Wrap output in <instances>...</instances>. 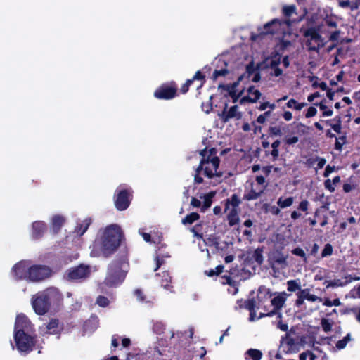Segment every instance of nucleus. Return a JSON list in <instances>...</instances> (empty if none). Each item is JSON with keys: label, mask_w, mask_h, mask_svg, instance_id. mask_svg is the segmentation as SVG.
I'll return each mask as SVG.
<instances>
[{"label": "nucleus", "mask_w": 360, "mask_h": 360, "mask_svg": "<svg viewBox=\"0 0 360 360\" xmlns=\"http://www.w3.org/2000/svg\"><path fill=\"white\" fill-rule=\"evenodd\" d=\"M321 325L323 328V330L325 332H328L331 330L332 328V323L329 321V319H322L321 321Z\"/></svg>", "instance_id": "nucleus-48"}, {"label": "nucleus", "mask_w": 360, "mask_h": 360, "mask_svg": "<svg viewBox=\"0 0 360 360\" xmlns=\"http://www.w3.org/2000/svg\"><path fill=\"white\" fill-rule=\"evenodd\" d=\"M212 98L213 96H210L207 102H202L201 104L202 110L207 114H209L212 110Z\"/></svg>", "instance_id": "nucleus-40"}, {"label": "nucleus", "mask_w": 360, "mask_h": 360, "mask_svg": "<svg viewBox=\"0 0 360 360\" xmlns=\"http://www.w3.org/2000/svg\"><path fill=\"white\" fill-rule=\"evenodd\" d=\"M27 323V318L25 316L18 315L15 323L14 340L16 347L21 352L29 353L33 350L36 340L34 337L26 333L23 327Z\"/></svg>", "instance_id": "nucleus-4"}, {"label": "nucleus", "mask_w": 360, "mask_h": 360, "mask_svg": "<svg viewBox=\"0 0 360 360\" xmlns=\"http://www.w3.org/2000/svg\"><path fill=\"white\" fill-rule=\"evenodd\" d=\"M309 205V201L307 200H304L300 202L299 206H298V210L307 213V210H308Z\"/></svg>", "instance_id": "nucleus-56"}, {"label": "nucleus", "mask_w": 360, "mask_h": 360, "mask_svg": "<svg viewBox=\"0 0 360 360\" xmlns=\"http://www.w3.org/2000/svg\"><path fill=\"white\" fill-rule=\"evenodd\" d=\"M195 82H199V84L197 85V89H200L205 84V76L201 72L200 70L197 71L191 79H188L186 81V82L181 86L180 89L181 93L183 94L187 93L189 90L190 86Z\"/></svg>", "instance_id": "nucleus-12"}, {"label": "nucleus", "mask_w": 360, "mask_h": 360, "mask_svg": "<svg viewBox=\"0 0 360 360\" xmlns=\"http://www.w3.org/2000/svg\"><path fill=\"white\" fill-rule=\"evenodd\" d=\"M237 303L239 305L240 308H245L249 311H253L257 308V301L255 298L248 299L245 301H243V300H238Z\"/></svg>", "instance_id": "nucleus-25"}, {"label": "nucleus", "mask_w": 360, "mask_h": 360, "mask_svg": "<svg viewBox=\"0 0 360 360\" xmlns=\"http://www.w3.org/2000/svg\"><path fill=\"white\" fill-rule=\"evenodd\" d=\"M51 306L50 296L48 292L37 295L32 300V307L38 315L45 314Z\"/></svg>", "instance_id": "nucleus-10"}, {"label": "nucleus", "mask_w": 360, "mask_h": 360, "mask_svg": "<svg viewBox=\"0 0 360 360\" xmlns=\"http://www.w3.org/2000/svg\"><path fill=\"white\" fill-rule=\"evenodd\" d=\"M202 229V224H195L193 228L191 229V231L193 233L194 236L196 237H202V234L199 233V232Z\"/></svg>", "instance_id": "nucleus-55"}, {"label": "nucleus", "mask_w": 360, "mask_h": 360, "mask_svg": "<svg viewBox=\"0 0 360 360\" xmlns=\"http://www.w3.org/2000/svg\"><path fill=\"white\" fill-rule=\"evenodd\" d=\"M277 328L283 332H286L288 330V326L287 323H284L281 321V319H279L277 323Z\"/></svg>", "instance_id": "nucleus-64"}, {"label": "nucleus", "mask_w": 360, "mask_h": 360, "mask_svg": "<svg viewBox=\"0 0 360 360\" xmlns=\"http://www.w3.org/2000/svg\"><path fill=\"white\" fill-rule=\"evenodd\" d=\"M228 285L231 288H233V291H231V289H228V292L233 295L237 294L238 292V283L231 279V282L228 283Z\"/></svg>", "instance_id": "nucleus-51"}, {"label": "nucleus", "mask_w": 360, "mask_h": 360, "mask_svg": "<svg viewBox=\"0 0 360 360\" xmlns=\"http://www.w3.org/2000/svg\"><path fill=\"white\" fill-rule=\"evenodd\" d=\"M153 329L154 332L156 333L157 334H162L164 332L165 326L161 322H156L155 323H154Z\"/></svg>", "instance_id": "nucleus-52"}, {"label": "nucleus", "mask_w": 360, "mask_h": 360, "mask_svg": "<svg viewBox=\"0 0 360 360\" xmlns=\"http://www.w3.org/2000/svg\"><path fill=\"white\" fill-rule=\"evenodd\" d=\"M52 269L42 264H34L30 266L29 281L32 282H40L52 276Z\"/></svg>", "instance_id": "nucleus-8"}, {"label": "nucleus", "mask_w": 360, "mask_h": 360, "mask_svg": "<svg viewBox=\"0 0 360 360\" xmlns=\"http://www.w3.org/2000/svg\"><path fill=\"white\" fill-rule=\"evenodd\" d=\"M298 292L304 298V300L315 302L318 299L316 295L310 293V291L308 288L300 290Z\"/></svg>", "instance_id": "nucleus-38"}, {"label": "nucleus", "mask_w": 360, "mask_h": 360, "mask_svg": "<svg viewBox=\"0 0 360 360\" xmlns=\"http://www.w3.org/2000/svg\"><path fill=\"white\" fill-rule=\"evenodd\" d=\"M46 328L47 329V333L51 335H60L63 330V327L59 326L58 319H51L46 324Z\"/></svg>", "instance_id": "nucleus-20"}, {"label": "nucleus", "mask_w": 360, "mask_h": 360, "mask_svg": "<svg viewBox=\"0 0 360 360\" xmlns=\"http://www.w3.org/2000/svg\"><path fill=\"white\" fill-rule=\"evenodd\" d=\"M360 280V276L352 274H344L339 278V286H345L352 281Z\"/></svg>", "instance_id": "nucleus-27"}, {"label": "nucleus", "mask_w": 360, "mask_h": 360, "mask_svg": "<svg viewBox=\"0 0 360 360\" xmlns=\"http://www.w3.org/2000/svg\"><path fill=\"white\" fill-rule=\"evenodd\" d=\"M91 268L89 265L80 264L68 269L65 274V278L71 282L82 283L89 278Z\"/></svg>", "instance_id": "nucleus-5"}, {"label": "nucleus", "mask_w": 360, "mask_h": 360, "mask_svg": "<svg viewBox=\"0 0 360 360\" xmlns=\"http://www.w3.org/2000/svg\"><path fill=\"white\" fill-rule=\"evenodd\" d=\"M155 261L156 267L154 269L155 271H158L161 267V266L165 264V259L160 256L158 253H157V255L155 257Z\"/></svg>", "instance_id": "nucleus-54"}, {"label": "nucleus", "mask_w": 360, "mask_h": 360, "mask_svg": "<svg viewBox=\"0 0 360 360\" xmlns=\"http://www.w3.org/2000/svg\"><path fill=\"white\" fill-rule=\"evenodd\" d=\"M264 207L266 212H270L274 215H278L281 212L280 207L276 205H269V204H264Z\"/></svg>", "instance_id": "nucleus-41"}, {"label": "nucleus", "mask_w": 360, "mask_h": 360, "mask_svg": "<svg viewBox=\"0 0 360 360\" xmlns=\"http://www.w3.org/2000/svg\"><path fill=\"white\" fill-rule=\"evenodd\" d=\"M224 64H225V68H221L220 70H214V72L211 76V79L213 81H216L219 77H226L229 73V71L227 69V63H225Z\"/></svg>", "instance_id": "nucleus-34"}, {"label": "nucleus", "mask_w": 360, "mask_h": 360, "mask_svg": "<svg viewBox=\"0 0 360 360\" xmlns=\"http://www.w3.org/2000/svg\"><path fill=\"white\" fill-rule=\"evenodd\" d=\"M342 314H352L356 320L360 322V308H352L349 309H345L342 311Z\"/></svg>", "instance_id": "nucleus-46"}, {"label": "nucleus", "mask_w": 360, "mask_h": 360, "mask_svg": "<svg viewBox=\"0 0 360 360\" xmlns=\"http://www.w3.org/2000/svg\"><path fill=\"white\" fill-rule=\"evenodd\" d=\"M307 105V103H298L295 99L290 98L286 103L288 108H293L296 110H301Z\"/></svg>", "instance_id": "nucleus-36"}, {"label": "nucleus", "mask_w": 360, "mask_h": 360, "mask_svg": "<svg viewBox=\"0 0 360 360\" xmlns=\"http://www.w3.org/2000/svg\"><path fill=\"white\" fill-rule=\"evenodd\" d=\"M124 236L121 227L117 224L108 226L101 237V251L104 257L111 256L121 245Z\"/></svg>", "instance_id": "nucleus-2"}, {"label": "nucleus", "mask_w": 360, "mask_h": 360, "mask_svg": "<svg viewBox=\"0 0 360 360\" xmlns=\"http://www.w3.org/2000/svg\"><path fill=\"white\" fill-rule=\"evenodd\" d=\"M215 195V193L213 191L209 192L203 196V204L201 207V212H205L210 208L212 203V198Z\"/></svg>", "instance_id": "nucleus-32"}, {"label": "nucleus", "mask_w": 360, "mask_h": 360, "mask_svg": "<svg viewBox=\"0 0 360 360\" xmlns=\"http://www.w3.org/2000/svg\"><path fill=\"white\" fill-rule=\"evenodd\" d=\"M227 107L228 105L226 104L222 112L219 114L220 119L223 122L226 123L232 118H236L237 120L241 118V113L238 112V105L231 106L229 110H227Z\"/></svg>", "instance_id": "nucleus-15"}, {"label": "nucleus", "mask_w": 360, "mask_h": 360, "mask_svg": "<svg viewBox=\"0 0 360 360\" xmlns=\"http://www.w3.org/2000/svg\"><path fill=\"white\" fill-rule=\"evenodd\" d=\"M96 303L101 307H106L109 305L110 301L108 297L99 295L96 298Z\"/></svg>", "instance_id": "nucleus-45"}, {"label": "nucleus", "mask_w": 360, "mask_h": 360, "mask_svg": "<svg viewBox=\"0 0 360 360\" xmlns=\"http://www.w3.org/2000/svg\"><path fill=\"white\" fill-rule=\"evenodd\" d=\"M333 253V247L330 244L327 243L321 252V257H325L330 255Z\"/></svg>", "instance_id": "nucleus-53"}, {"label": "nucleus", "mask_w": 360, "mask_h": 360, "mask_svg": "<svg viewBox=\"0 0 360 360\" xmlns=\"http://www.w3.org/2000/svg\"><path fill=\"white\" fill-rule=\"evenodd\" d=\"M281 343L282 345H285L289 352L295 351L298 348V342L288 334H285V336L282 338Z\"/></svg>", "instance_id": "nucleus-21"}, {"label": "nucleus", "mask_w": 360, "mask_h": 360, "mask_svg": "<svg viewBox=\"0 0 360 360\" xmlns=\"http://www.w3.org/2000/svg\"><path fill=\"white\" fill-rule=\"evenodd\" d=\"M292 21L287 19L285 20H281L277 18L273 19L271 21L266 23L264 26V34H274L278 30V27H280L283 24H285L288 26H290L292 25Z\"/></svg>", "instance_id": "nucleus-16"}, {"label": "nucleus", "mask_w": 360, "mask_h": 360, "mask_svg": "<svg viewBox=\"0 0 360 360\" xmlns=\"http://www.w3.org/2000/svg\"><path fill=\"white\" fill-rule=\"evenodd\" d=\"M131 188H117L114 195V202L117 210L124 211L129 207L133 198Z\"/></svg>", "instance_id": "nucleus-6"}, {"label": "nucleus", "mask_w": 360, "mask_h": 360, "mask_svg": "<svg viewBox=\"0 0 360 360\" xmlns=\"http://www.w3.org/2000/svg\"><path fill=\"white\" fill-rule=\"evenodd\" d=\"M200 155L202 156L200 164L198 167V172H201L202 169L205 165L211 164L214 169H218L220 164V160L219 157L214 156L212 158L207 157V148H204L200 151Z\"/></svg>", "instance_id": "nucleus-13"}, {"label": "nucleus", "mask_w": 360, "mask_h": 360, "mask_svg": "<svg viewBox=\"0 0 360 360\" xmlns=\"http://www.w3.org/2000/svg\"><path fill=\"white\" fill-rule=\"evenodd\" d=\"M264 191V189H260L259 191H257L252 188L248 193H245L243 199L247 201L257 200L262 195Z\"/></svg>", "instance_id": "nucleus-26"}, {"label": "nucleus", "mask_w": 360, "mask_h": 360, "mask_svg": "<svg viewBox=\"0 0 360 360\" xmlns=\"http://www.w3.org/2000/svg\"><path fill=\"white\" fill-rule=\"evenodd\" d=\"M248 95L242 97L240 100V104H245L247 103H256L261 97L262 94L258 90L256 89L254 86H250L248 88Z\"/></svg>", "instance_id": "nucleus-18"}, {"label": "nucleus", "mask_w": 360, "mask_h": 360, "mask_svg": "<svg viewBox=\"0 0 360 360\" xmlns=\"http://www.w3.org/2000/svg\"><path fill=\"white\" fill-rule=\"evenodd\" d=\"M177 85L175 82H166L159 86L153 93L155 98L160 100H171L177 96Z\"/></svg>", "instance_id": "nucleus-7"}, {"label": "nucleus", "mask_w": 360, "mask_h": 360, "mask_svg": "<svg viewBox=\"0 0 360 360\" xmlns=\"http://www.w3.org/2000/svg\"><path fill=\"white\" fill-rule=\"evenodd\" d=\"M304 37L307 38L306 46L310 51H317L323 46V42L319 30L315 27H310L303 32Z\"/></svg>", "instance_id": "nucleus-9"}, {"label": "nucleus", "mask_w": 360, "mask_h": 360, "mask_svg": "<svg viewBox=\"0 0 360 360\" xmlns=\"http://www.w3.org/2000/svg\"><path fill=\"white\" fill-rule=\"evenodd\" d=\"M274 295H276L274 298L271 300V304L273 306V309L268 311L269 316L276 315L277 319H282L283 314L281 311V309L285 304L287 299V293L285 292L277 293H272L269 289L264 286H260L258 289V293L257 295V301L258 302V307L262 308L263 302L266 300L271 298Z\"/></svg>", "instance_id": "nucleus-3"}, {"label": "nucleus", "mask_w": 360, "mask_h": 360, "mask_svg": "<svg viewBox=\"0 0 360 360\" xmlns=\"http://www.w3.org/2000/svg\"><path fill=\"white\" fill-rule=\"evenodd\" d=\"M129 269L128 250L124 248L120 255L108 267L104 281L99 285L101 292H105L107 287L116 288L124 281Z\"/></svg>", "instance_id": "nucleus-1"}, {"label": "nucleus", "mask_w": 360, "mask_h": 360, "mask_svg": "<svg viewBox=\"0 0 360 360\" xmlns=\"http://www.w3.org/2000/svg\"><path fill=\"white\" fill-rule=\"evenodd\" d=\"M243 93V91H241L240 92H232L231 94H229V95L230 96V97L232 98V101L233 103H236L239 98L242 96Z\"/></svg>", "instance_id": "nucleus-61"}, {"label": "nucleus", "mask_w": 360, "mask_h": 360, "mask_svg": "<svg viewBox=\"0 0 360 360\" xmlns=\"http://www.w3.org/2000/svg\"><path fill=\"white\" fill-rule=\"evenodd\" d=\"M200 214L197 212H191L188 214H187L184 218H183L181 219V223L184 224V225H187V224H193L195 221L198 220L200 219Z\"/></svg>", "instance_id": "nucleus-33"}, {"label": "nucleus", "mask_w": 360, "mask_h": 360, "mask_svg": "<svg viewBox=\"0 0 360 360\" xmlns=\"http://www.w3.org/2000/svg\"><path fill=\"white\" fill-rule=\"evenodd\" d=\"M243 77V75L240 76L238 78V80L233 82L232 84H220L218 86V89L226 91L229 94H231L232 92H236V91H237L236 88L238 86L240 82L242 81Z\"/></svg>", "instance_id": "nucleus-24"}, {"label": "nucleus", "mask_w": 360, "mask_h": 360, "mask_svg": "<svg viewBox=\"0 0 360 360\" xmlns=\"http://www.w3.org/2000/svg\"><path fill=\"white\" fill-rule=\"evenodd\" d=\"M299 141V139L297 136H292V137H285L284 139V142L287 145H294L296 143H297Z\"/></svg>", "instance_id": "nucleus-57"}, {"label": "nucleus", "mask_w": 360, "mask_h": 360, "mask_svg": "<svg viewBox=\"0 0 360 360\" xmlns=\"http://www.w3.org/2000/svg\"><path fill=\"white\" fill-rule=\"evenodd\" d=\"M287 257H285L281 250H276L269 255V262L271 268L274 269L276 266L284 268L287 266Z\"/></svg>", "instance_id": "nucleus-14"}, {"label": "nucleus", "mask_w": 360, "mask_h": 360, "mask_svg": "<svg viewBox=\"0 0 360 360\" xmlns=\"http://www.w3.org/2000/svg\"><path fill=\"white\" fill-rule=\"evenodd\" d=\"M30 271V266H27V264L25 261H20L16 263L12 268V274L14 278L16 281L20 280H28L29 281V274L28 271Z\"/></svg>", "instance_id": "nucleus-11"}, {"label": "nucleus", "mask_w": 360, "mask_h": 360, "mask_svg": "<svg viewBox=\"0 0 360 360\" xmlns=\"http://www.w3.org/2000/svg\"><path fill=\"white\" fill-rule=\"evenodd\" d=\"M91 224L90 218L85 219L82 223L78 224L75 227V231L79 236H82L88 229Z\"/></svg>", "instance_id": "nucleus-28"}, {"label": "nucleus", "mask_w": 360, "mask_h": 360, "mask_svg": "<svg viewBox=\"0 0 360 360\" xmlns=\"http://www.w3.org/2000/svg\"><path fill=\"white\" fill-rule=\"evenodd\" d=\"M294 198L292 196H290L288 198H286L285 199L283 198V197H280L278 199L277 205L280 208H285L291 206L293 203Z\"/></svg>", "instance_id": "nucleus-37"}, {"label": "nucleus", "mask_w": 360, "mask_h": 360, "mask_svg": "<svg viewBox=\"0 0 360 360\" xmlns=\"http://www.w3.org/2000/svg\"><path fill=\"white\" fill-rule=\"evenodd\" d=\"M268 134L269 136H281V129L279 126H271L268 129Z\"/></svg>", "instance_id": "nucleus-43"}, {"label": "nucleus", "mask_w": 360, "mask_h": 360, "mask_svg": "<svg viewBox=\"0 0 360 360\" xmlns=\"http://www.w3.org/2000/svg\"><path fill=\"white\" fill-rule=\"evenodd\" d=\"M134 295L136 297L137 300L140 302H146V296L141 289H136L134 291Z\"/></svg>", "instance_id": "nucleus-50"}, {"label": "nucleus", "mask_w": 360, "mask_h": 360, "mask_svg": "<svg viewBox=\"0 0 360 360\" xmlns=\"http://www.w3.org/2000/svg\"><path fill=\"white\" fill-rule=\"evenodd\" d=\"M241 203V200L238 196L237 194H232L229 198H227L225 200V211L229 209L230 206H232V209L238 208L240 204Z\"/></svg>", "instance_id": "nucleus-22"}, {"label": "nucleus", "mask_w": 360, "mask_h": 360, "mask_svg": "<svg viewBox=\"0 0 360 360\" xmlns=\"http://www.w3.org/2000/svg\"><path fill=\"white\" fill-rule=\"evenodd\" d=\"M224 269L223 265H218L215 269H210L209 271H205V274L210 277H212L214 276L219 275Z\"/></svg>", "instance_id": "nucleus-44"}, {"label": "nucleus", "mask_w": 360, "mask_h": 360, "mask_svg": "<svg viewBox=\"0 0 360 360\" xmlns=\"http://www.w3.org/2000/svg\"><path fill=\"white\" fill-rule=\"evenodd\" d=\"M245 359H252V360H261L262 358V352L257 349H249L246 351L245 354Z\"/></svg>", "instance_id": "nucleus-31"}, {"label": "nucleus", "mask_w": 360, "mask_h": 360, "mask_svg": "<svg viewBox=\"0 0 360 360\" xmlns=\"http://www.w3.org/2000/svg\"><path fill=\"white\" fill-rule=\"evenodd\" d=\"M292 253L296 256L303 258L304 262H307V257L304 251L300 247L295 248L292 250Z\"/></svg>", "instance_id": "nucleus-47"}, {"label": "nucleus", "mask_w": 360, "mask_h": 360, "mask_svg": "<svg viewBox=\"0 0 360 360\" xmlns=\"http://www.w3.org/2000/svg\"><path fill=\"white\" fill-rule=\"evenodd\" d=\"M160 276L161 279L160 281V283L161 286L167 290H170L172 288L171 285L172 277L170 276L169 272L163 271Z\"/></svg>", "instance_id": "nucleus-30"}, {"label": "nucleus", "mask_w": 360, "mask_h": 360, "mask_svg": "<svg viewBox=\"0 0 360 360\" xmlns=\"http://www.w3.org/2000/svg\"><path fill=\"white\" fill-rule=\"evenodd\" d=\"M351 340L350 334H347L342 340H339V349H343L347 343Z\"/></svg>", "instance_id": "nucleus-59"}, {"label": "nucleus", "mask_w": 360, "mask_h": 360, "mask_svg": "<svg viewBox=\"0 0 360 360\" xmlns=\"http://www.w3.org/2000/svg\"><path fill=\"white\" fill-rule=\"evenodd\" d=\"M339 6L342 8H346V7L349 6L352 11L356 8V6H354V4L351 5L350 2L348 1H343L339 2Z\"/></svg>", "instance_id": "nucleus-63"}, {"label": "nucleus", "mask_w": 360, "mask_h": 360, "mask_svg": "<svg viewBox=\"0 0 360 360\" xmlns=\"http://www.w3.org/2000/svg\"><path fill=\"white\" fill-rule=\"evenodd\" d=\"M65 219L62 215L56 214L51 219V231L53 234H57L64 225Z\"/></svg>", "instance_id": "nucleus-19"}, {"label": "nucleus", "mask_w": 360, "mask_h": 360, "mask_svg": "<svg viewBox=\"0 0 360 360\" xmlns=\"http://www.w3.org/2000/svg\"><path fill=\"white\" fill-rule=\"evenodd\" d=\"M312 87L314 89L319 87L321 90L325 91L327 89L328 86L325 82H321L320 83L315 82L312 84Z\"/></svg>", "instance_id": "nucleus-60"}, {"label": "nucleus", "mask_w": 360, "mask_h": 360, "mask_svg": "<svg viewBox=\"0 0 360 360\" xmlns=\"http://www.w3.org/2000/svg\"><path fill=\"white\" fill-rule=\"evenodd\" d=\"M256 71H258V67L255 66L253 61L250 62L246 66V73L248 75V77L255 73Z\"/></svg>", "instance_id": "nucleus-49"}, {"label": "nucleus", "mask_w": 360, "mask_h": 360, "mask_svg": "<svg viewBox=\"0 0 360 360\" xmlns=\"http://www.w3.org/2000/svg\"><path fill=\"white\" fill-rule=\"evenodd\" d=\"M287 285H288L287 289L290 292H295L297 290H301L300 284L295 280L288 281L287 282Z\"/></svg>", "instance_id": "nucleus-42"}, {"label": "nucleus", "mask_w": 360, "mask_h": 360, "mask_svg": "<svg viewBox=\"0 0 360 360\" xmlns=\"http://www.w3.org/2000/svg\"><path fill=\"white\" fill-rule=\"evenodd\" d=\"M47 231V225L43 221H36L32 223L31 236L33 240L41 238Z\"/></svg>", "instance_id": "nucleus-17"}, {"label": "nucleus", "mask_w": 360, "mask_h": 360, "mask_svg": "<svg viewBox=\"0 0 360 360\" xmlns=\"http://www.w3.org/2000/svg\"><path fill=\"white\" fill-rule=\"evenodd\" d=\"M252 259H254L259 265L262 264L264 262L263 247L257 248L255 250L252 255Z\"/></svg>", "instance_id": "nucleus-35"}, {"label": "nucleus", "mask_w": 360, "mask_h": 360, "mask_svg": "<svg viewBox=\"0 0 360 360\" xmlns=\"http://www.w3.org/2000/svg\"><path fill=\"white\" fill-rule=\"evenodd\" d=\"M218 169H214V167L212 165V167L208 166L207 165H205L202 171H203L204 175L208 179H212L214 176L221 177L223 175L221 172H217Z\"/></svg>", "instance_id": "nucleus-23"}, {"label": "nucleus", "mask_w": 360, "mask_h": 360, "mask_svg": "<svg viewBox=\"0 0 360 360\" xmlns=\"http://www.w3.org/2000/svg\"><path fill=\"white\" fill-rule=\"evenodd\" d=\"M316 112H317L316 108L314 106H310L308 108L307 112L305 114V117L307 118L312 117L316 115Z\"/></svg>", "instance_id": "nucleus-58"}, {"label": "nucleus", "mask_w": 360, "mask_h": 360, "mask_svg": "<svg viewBox=\"0 0 360 360\" xmlns=\"http://www.w3.org/2000/svg\"><path fill=\"white\" fill-rule=\"evenodd\" d=\"M280 63H281V56H278L277 58L275 57L274 59H272L271 60L270 68L272 69V68L278 67Z\"/></svg>", "instance_id": "nucleus-62"}, {"label": "nucleus", "mask_w": 360, "mask_h": 360, "mask_svg": "<svg viewBox=\"0 0 360 360\" xmlns=\"http://www.w3.org/2000/svg\"><path fill=\"white\" fill-rule=\"evenodd\" d=\"M282 13L285 18H290L292 14L296 13V6L295 5L284 6Z\"/></svg>", "instance_id": "nucleus-39"}, {"label": "nucleus", "mask_w": 360, "mask_h": 360, "mask_svg": "<svg viewBox=\"0 0 360 360\" xmlns=\"http://www.w3.org/2000/svg\"><path fill=\"white\" fill-rule=\"evenodd\" d=\"M227 220L230 226H233L234 225L238 224L240 221V218L238 217V210L231 209L227 215Z\"/></svg>", "instance_id": "nucleus-29"}]
</instances>
